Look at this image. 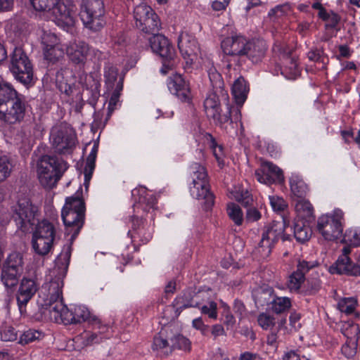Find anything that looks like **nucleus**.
I'll use <instances>...</instances> for the list:
<instances>
[{
    "label": "nucleus",
    "instance_id": "1",
    "mask_svg": "<svg viewBox=\"0 0 360 360\" xmlns=\"http://www.w3.org/2000/svg\"><path fill=\"white\" fill-rule=\"evenodd\" d=\"M72 252L71 244L63 247L60 254L56 259L53 270V278L48 284V295L44 305L49 310L51 317L56 321L60 320L65 325L76 324L73 309L70 310L63 303V287L70 264Z\"/></svg>",
    "mask_w": 360,
    "mask_h": 360
},
{
    "label": "nucleus",
    "instance_id": "2",
    "mask_svg": "<svg viewBox=\"0 0 360 360\" xmlns=\"http://www.w3.org/2000/svg\"><path fill=\"white\" fill-rule=\"evenodd\" d=\"M78 192L75 195L66 198L61 212L65 234L71 235V242L79 233L85 220V202Z\"/></svg>",
    "mask_w": 360,
    "mask_h": 360
},
{
    "label": "nucleus",
    "instance_id": "3",
    "mask_svg": "<svg viewBox=\"0 0 360 360\" xmlns=\"http://www.w3.org/2000/svg\"><path fill=\"white\" fill-rule=\"evenodd\" d=\"M34 10L42 11L64 30L68 31L75 24L72 12L63 0H30Z\"/></svg>",
    "mask_w": 360,
    "mask_h": 360
},
{
    "label": "nucleus",
    "instance_id": "4",
    "mask_svg": "<svg viewBox=\"0 0 360 360\" xmlns=\"http://www.w3.org/2000/svg\"><path fill=\"white\" fill-rule=\"evenodd\" d=\"M68 169V164L56 156L43 155L37 162V176L40 184L46 189L55 187Z\"/></svg>",
    "mask_w": 360,
    "mask_h": 360
},
{
    "label": "nucleus",
    "instance_id": "5",
    "mask_svg": "<svg viewBox=\"0 0 360 360\" xmlns=\"http://www.w3.org/2000/svg\"><path fill=\"white\" fill-rule=\"evenodd\" d=\"M190 169L193 184L190 187L191 194L198 200H202L203 209L207 211L214 205V197L210 191L206 169L202 165L194 162L191 165Z\"/></svg>",
    "mask_w": 360,
    "mask_h": 360
},
{
    "label": "nucleus",
    "instance_id": "6",
    "mask_svg": "<svg viewBox=\"0 0 360 360\" xmlns=\"http://www.w3.org/2000/svg\"><path fill=\"white\" fill-rule=\"evenodd\" d=\"M218 91L210 94L204 101V108L208 117L213 119L216 125L227 130L226 123L230 122L232 124L240 120V111L238 108L227 105V111L221 114Z\"/></svg>",
    "mask_w": 360,
    "mask_h": 360
},
{
    "label": "nucleus",
    "instance_id": "7",
    "mask_svg": "<svg viewBox=\"0 0 360 360\" xmlns=\"http://www.w3.org/2000/svg\"><path fill=\"white\" fill-rule=\"evenodd\" d=\"M8 68L15 79L24 84H33V66L21 47H15L9 56Z\"/></svg>",
    "mask_w": 360,
    "mask_h": 360
},
{
    "label": "nucleus",
    "instance_id": "8",
    "mask_svg": "<svg viewBox=\"0 0 360 360\" xmlns=\"http://www.w3.org/2000/svg\"><path fill=\"white\" fill-rule=\"evenodd\" d=\"M80 18L85 27L97 32L104 25L105 6L103 0H82Z\"/></svg>",
    "mask_w": 360,
    "mask_h": 360
},
{
    "label": "nucleus",
    "instance_id": "9",
    "mask_svg": "<svg viewBox=\"0 0 360 360\" xmlns=\"http://www.w3.org/2000/svg\"><path fill=\"white\" fill-rule=\"evenodd\" d=\"M24 272L22 255L14 252L11 253L4 262L1 269V281L8 290L13 291Z\"/></svg>",
    "mask_w": 360,
    "mask_h": 360
},
{
    "label": "nucleus",
    "instance_id": "10",
    "mask_svg": "<svg viewBox=\"0 0 360 360\" xmlns=\"http://www.w3.org/2000/svg\"><path fill=\"white\" fill-rule=\"evenodd\" d=\"M11 212L12 219L18 227L22 232H27L35 224L39 208L29 198L23 197L19 198L17 203L11 207Z\"/></svg>",
    "mask_w": 360,
    "mask_h": 360
},
{
    "label": "nucleus",
    "instance_id": "11",
    "mask_svg": "<svg viewBox=\"0 0 360 360\" xmlns=\"http://www.w3.org/2000/svg\"><path fill=\"white\" fill-rule=\"evenodd\" d=\"M149 44L153 52L162 59L161 73L166 75L169 70L174 69L177 60L176 54L169 39L164 35L157 33L149 38Z\"/></svg>",
    "mask_w": 360,
    "mask_h": 360
},
{
    "label": "nucleus",
    "instance_id": "12",
    "mask_svg": "<svg viewBox=\"0 0 360 360\" xmlns=\"http://www.w3.org/2000/svg\"><path fill=\"white\" fill-rule=\"evenodd\" d=\"M342 219L343 212L340 210H335L333 214L322 215L317 220V231L326 240H338L342 235Z\"/></svg>",
    "mask_w": 360,
    "mask_h": 360
},
{
    "label": "nucleus",
    "instance_id": "13",
    "mask_svg": "<svg viewBox=\"0 0 360 360\" xmlns=\"http://www.w3.org/2000/svg\"><path fill=\"white\" fill-rule=\"evenodd\" d=\"M27 102L24 96L20 94L16 98L0 108V119L8 124L21 122L25 116Z\"/></svg>",
    "mask_w": 360,
    "mask_h": 360
},
{
    "label": "nucleus",
    "instance_id": "14",
    "mask_svg": "<svg viewBox=\"0 0 360 360\" xmlns=\"http://www.w3.org/2000/svg\"><path fill=\"white\" fill-rule=\"evenodd\" d=\"M50 139L56 151L60 154L69 153L75 144L74 135L63 126L53 128Z\"/></svg>",
    "mask_w": 360,
    "mask_h": 360
},
{
    "label": "nucleus",
    "instance_id": "15",
    "mask_svg": "<svg viewBox=\"0 0 360 360\" xmlns=\"http://www.w3.org/2000/svg\"><path fill=\"white\" fill-rule=\"evenodd\" d=\"M39 290V283L32 278L23 277L16 293L17 304L21 314L27 312V303L34 296Z\"/></svg>",
    "mask_w": 360,
    "mask_h": 360
},
{
    "label": "nucleus",
    "instance_id": "16",
    "mask_svg": "<svg viewBox=\"0 0 360 360\" xmlns=\"http://www.w3.org/2000/svg\"><path fill=\"white\" fill-rule=\"evenodd\" d=\"M255 175L259 182L267 185L284 182L282 169L271 162H262L260 167L255 171Z\"/></svg>",
    "mask_w": 360,
    "mask_h": 360
},
{
    "label": "nucleus",
    "instance_id": "17",
    "mask_svg": "<svg viewBox=\"0 0 360 360\" xmlns=\"http://www.w3.org/2000/svg\"><path fill=\"white\" fill-rule=\"evenodd\" d=\"M350 251L349 247L343 248L342 254L329 269V271L332 274H345L350 276L360 275V266L354 263L348 256Z\"/></svg>",
    "mask_w": 360,
    "mask_h": 360
},
{
    "label": "nucleus",
    "instance_id": "18",
    "mask_svg": "<svg viewBox=\"0 0 360 360\" xmlns=\"http://www.w3.org/2000/svg\"><path fill=\"white\" fill-rule=\"evenodd\" d=\"M178 48L187 65H191L197 58L199 47L195 37L187 32H182L178 38Z\"/></svg>",
    "mask_w": 360,
    "mask_h": 360
},
{
    "label": "nucleus",
    "instance_id": "19",
    "mask_svg": "<svg viewBox=\"0 0 360 360\" xmlns=\"http://www.w3.org/2000/svg\"><path fill=\"white\" fill-rule=\"evenodd\" d=\"M286 228V221L283 218L278 221H273L264 227L262 238L272 242L273 245H275L279 239L283 241L289 240L290 235L285 232Z\"/></svg>",
    "mask_w": 360,
    "mask_h": 360
},
{
    "label": "nucleus",
    "instance_id": "20",
    "mask_svg": "<svg viewBox=\"0 0 360 360\" xmlns=\"http://www.w3.org/2000/svg\"><path fill=\"white\" fill-rule=\"evenodd\" d=\"M42 43L45 46L44 54L46 60L55 63L63 58L64 49L58 44V38L55 34H44Z\"/></svg>",
    "mask_w": 360,
    "mask_h": 360
},
{
    "label": "nucleus",
    "instance_id": "21",
    "mask_svg": "<svg viewBox=\"0 0 360 360\" xmlns=\"http://www.w3.org/2000/svg\"><path fill=\"white\" fill-rule=\"evenodd\" d=\"M167 86L169 91L183 102H188L191 91L188 83L180 74H174L168 78Z\"/></svg>",
    "mask_w": 360,
    "mask_h": 360
},
{
    "label": "nucleus",
    "instance_id": "22",
    "mask_svg": "<svg viewBox=\"0 0 360 360\" xmlns=\"http://www.w3.org/2000/svg\"><path fill=\"white\" fill-rule=\"evenodd\" d=\"M340 331L347 338L342 350L348 355L355 353L357 347V335L359 332V326L352 321H344L341 323Z\"/></svg>",
    "mask_w": 360,
    "mask_h": 360
},
{
    "label": "nucleus",
    "instance_id": "23",
    "mask_svg": "<svg viewBox=\"0 0 360 360\" xmlns=\"http://www.w3.org/2000/svg\"><path fill=\"white\" fill-rule=\"evenodd\" d=\"M198 297L199 295L191 289L184 290L172 302L176 316H179L182 311L187 308H200L202 303L198 300Z\"/></svg>",
    "mask_w": 360,
    "mask_h": 360
},
{
    "label": "nucleus",
    "instance_id": "24",
    "mask_svg": "<svg viewBox=\"0 0 360 360\" xmlns=\"http://www.w3.org/2000/svg\"><path fill=\"white\" fill-rule=\"evenodd\" d=\"M248 39L241 35L228 37L221 43V47L226 55L243 57Z\"/></svg>",
    "mask_w": 360,
    "mask_h": 360
},
{
    "label": "nucleus",
    "instance_id": "25",
    "mask_svg": "<svg viewBox=\"0 0 360 360\" xmlns=\"http://www.w3.org/2000/svg\"><path fill=\"white\" fill-rule=\"evenodd\" d=\"M245 49L244 56L252 63L257 64L265 57L268 46L264 40L255 39L248 41Z\"/></svg>",
    "mask_w": 360,
    "mask_h": 360
},
{
    "label": "nucleus",
    "instance_id": "26",
    "mask_svg": "<svg viewBox=\"0 0 360 360\" xmlns=\"http://www.w3.org/2000/svg\"><path fill=\"white\" fill-rule=\"evenodd\" d=\"M172 330L169 328H162L155 337L152 344V349L158 354L169 356L172 352V345L169 342Z\"/></svg>",
    "mask_w": 360,
    "mask_h": 360
},
{
    "label": "nucleus",
    "instance_id": "27",
    "mask_svg": "<svg viewBox=\"0 0 360 360\" xmlns=\"http://www.w3.org/2000/svg\"><path fill=\"white\" fill-rule=\"evenodd\" d=\"M75 323L88 322L92 325L93 329H106V325L101 323V320L95 315L91 314L88 308L84 306H75L73 308Z\"/></svg>",
    "mask_w": 360,
    "mask_h": 360
},
{
    "label": "nucleus",
    "instance_id": "28",
    "mask_svg": "<svg viewBox=\"0 0 360 360\" xmlns=\"http://www.w3.org/2000/svg\"><path fill=\"white\" fill-rule=\"evenodd\" d=\"M89 51V47L86 42L78 41L68 46L67 54L74 63L79 64L84 63Z\"/></svg>",
    "mask_w": 360,
    "mask_h": 360
},
{
    "label": "nucleus",
    "instance_id": "29",
    "mask_svg": "<svg viewBox=\"0 0 360 360\" xmlns=\"http://www.w3.org/2000/svg\"><path fill=\"white\" fill-rule=\"evenodd\" d=\"M274 289L267 285H263L254 289L252 297L256 306L262 307L271 304L274 297Z\"/></svg>",
    "mask_w": 360,
    "mask_h": 360
},
{
    "label": "nucleus",
    "instance_id": "30",
    "mask_svg": "<svg viewBox=\"0 0 360 360\" xmlns=\"http://www.w3.org/2000/svg\"><path fill=\"white\" fill-rule=\"evenodd\" d=\"M19 95L11 83L4 80L0 81V108H4Z\"/></svg>",
    "mask_w": 360,
    "mask_h": 360
},
{
    "label": "nucleus",
    "instance_id": "31",
    "mask_svg": "<svg viewBox=\"0 0 360 360\" xmlns=\"http://www.w3.org/2000/svg\"><path fill=\"white\" fill-rule=\"evenodd\" d=\"M54 241L49 238H41L32 235V246L34 252L40 256L47 255L53 247Z\"/></svg>",
    "mask_w": 360,
    "mask_h": 360
},
{
    "label": "nucleus",
    "instance_id": "32",
    "mask_svg": "<svg viewBox=\"0 0 360 360\" xmlns=\"http://www.w3.org/2000/svg\"><path fill=\"white\" fill-rule=\"evenodd\" d=\"M231 91L236 103L242 105L245 102L248 92L246 81L243 77H240L234 82Z\"/></svg>",
    "mask_w": 360,
    "mask_h": 360
},
{
    "label": "nucleus",
    "instance_id": "33",
    "mask_svg": "<svg viewBox=\"0 0 360 360\" xmlns=\"http://www.w3.org/2000/svg\"><path fill=\"white\" fill-rule=\"evenodd\" d=\"M161 24L158 15L153 13L148 18L143 22H136V27L146 34L154 35L160 30Z\"/></svg>",
    "mask_w": 360,
    "mask_h": 360
},
{
    "label": "nucleus",
    "instance_id": "34",
    "mask_svg": "<svg viewBox=\"0 0 360 360\" xmlns=\"http://www.w3.org/2000/svg\"><path fill=\"white\" fill-rule=\"evenodd\" d=\"M56 231L54 225L46 219L39 221L36 226L34 236L41 238H49L54 241L56 238Z\"/></svg>",
    "mask_w": 360,
    "mask_h": 360
},
{
    "label": "nucleus",
    "instance_id": "35",
    "mask_svg": "<svg viewBox=\"0 0 360 360\" xmlns=\"http://www.w3.org/2000/svg\"><path fill=\"white\" fill-rule=\"evenodd\" d=\"M294 237L299 243H304L309 240L312 231L303 219H297L294 224Z\"/></svg>",
    "mask_w": 360,
    "mask_h": 360
},
{
    "label": "nucleus",
    "instance_id": "36",
    "mask_svg": "<svg viewBox=\"0 0 360 360\" xmlns=\"http://www.w3.org/2000/svg\"><path fill=\"white\" fill-rule=\"evenodd\" d=\"M292 193L298 198H303L308 192V187L305 182L298 176H292L290 179Z\"/></svg>",
    "mask_w": 360,
    "mask_h": 360
},
{
    "label": "nucleus",
    "instance_id": "37",
    "mask_svg": "<svg viewBox=\"0 0 360 360\" xmlns=\"http://www.w3.org/2000/svg\"><path fill=\"white\" fill-rule=\"evenodd\" d=\"M170 342L172 345V352L176 349L190 352L191 349V341L181 334L171 335Z\"/></svg>",
    "mask_w": 360,
    "mask_h": 360
},
{
    "label": "nucleus",
    "instance_id": "38",
    "mask_svg": "<svg viewBox=\"0 0 360 360\" xmlns=\"http://www.w3.org/2000/svg\"><path fill=\"white\" fill-rule=\"evenodd\" d=\"M307 58L310 61L321 63V68L323 69L326 68V65L328 62V58L324 53L323 47L311 48L307 53Z\"/></svg>",
    "mask_w": 360,
    "mask_h": 360
},
{
    "label": "nucleus",
    "instance_id": "39",
    "mask_svg": "<svg viewBox=\"0 0 360 360\" xmlns=\"http://www.w3.org/2000/svg\"><path fill=\"white\" fill-rule=\"evenodd\" d=\"M271 309L276 314H282L291 307V300L287 297L274 295L271 302Z\"/></svg>",
    "mask_w": 360,
    "mask_h": 360
},
{
    "label": "nucleus",
    "instance_id": "40",
    "mask_svg": "<svg viewBox=\"0 0 360 360\" xmlns=\"http://www.w3.org/2000/svg\"><path fill=\"white\" fill-rule=\"evenodd\" d=\"M108 327L106 326V329H97L98 332H86L83 337L82 344L84 346H91L94 344H98L102 342L103 339L105 338L103 334L108 330Z\"/></svg>",
    "mask_w": 360,
    "mask_h": 360
},
{
    "label": "nucleus",
    "instance_id": "41",
    "mask_svg": "<svg viewBox=\"0 0 360 360\" xmlns=\"http://www.w3.org/2000/svg\"><path fill=\"white\" fill-rule=\"evenodd\" d=\"M274 246L272 242L262 238L258 245L254 250L253 254L259 259H266L270 255Z\"/></svg>",
    "mask_w": 360,
    "mask_h": 360
},
{
    "label": "nucleus",
    "instance_id": "42",
    "mask_svg": "<svg viewBox=\"0 0 360 360\" xmlns=\"http://www.w3.org/2000/svg\"><path fill=\"white\" fill-rule=\"evenodd\" d=\"M118 70L117 68L108 65L104 68L105 82L108 91L114 89L117 84Z\"/></svg>",
    "mask_w": 360,
    "mask_h": 360
},
{
    "label": "nucleus",
    "instance_id": "43",
    "mask_svg": "<svg viewBox=\"0 0 360 360\" xmlns=\"http://www.w3.org/2000/svg\"><path fill=\"white\" fill-rule=\"evenodd\" d=\"M155 13L152 8L146 4H140L135 7L134 16L136 22H143L150 18L152 13Z\"/></svg>",
    "mask_w": 360,
    "mask_h": 360
},
{
    "label": "nucleus",
    "instance_id": "44",
    "mask_svg": "<svg viewBox=\"0 0 360 360\" xmlns=\"http://www.w3.org/2000/svg\"><path fill=\"white\" fill-rule=\"evenodd\" d=\"M207 139L210 141V146L212 150L213 155H214L219 166L220 167H223L225 163L224 160V154L222 146L218 145L215 139L210 134H207Z\"/></svg>",
    "mask_w": 360,
    "mask_h": 360
},
{
    "label": "nucleus",
    "instance_id": "45",
    "mask_svg": "<svg viewBox=\"0 0 360 360\" xmlns=\"http://www.w3.org/2000/svg\"><path fill=\"white\" fill-rule=\"evenodd\" d=\"M227 214L229 218L234 222L237 226H240L244 220L243 214L242 210L239 205L231 202L227 205Z\"/></svg>",
    "mask_w": 360,
    "mask_h": 360
},
{
    "label": "nucleus",
    "instance_id": "46",
    "mask_svg": "<svg viewBox=\"0 0 360 360\" xmlns=\"http://www.w3.org/2000/svg\"><path fill=\"white\" fill-rule=\"evenodd\" d=\"M208 77L214 91H221L224 81L221 74L214 67L210 68L208 71Z\"/></svg>",
    "mask_w": 360,
    "mask_h": 360
},
{
    "label": "nucleus",
    "instance_id": "47",
    "mask_svg": "<svg viewBox=\"0 0 360 360\" xmlns=\"http://www.w3.org/2000/svg\"><path fill=\"white\" fill-rule=\"evenodd\" d=\"M305 281V277L293 271L289 276L287 281V286L292 292H298L301 285Z\"/></svg>",
    "mask_w": 360,
    "mask_h": 360
},
{
    "label": "nucleus",
    "instance_id": "48",
    "mask_svg": "<svg viewBox=\"0 0 360 360\" xmlns=\"http://www.w3.org/2000/svg\"><path fill=\"white\" fill-rule=\"evenodd\" d=\"M272 51L282 60H285L292 54V49L286 43L281 41H276L274 43L272 47Z\"/></svg>",
    "mask_w": 360,
    "mask_h": 360
},
{
    "label": "nucleus",
    "instance_id": "49",
    "mask_svg": "<svg viewBox=\"0 0 360 360\" xmlns=\"http://www.w3.org/2000/svg\"><path fill=\"white\" fill-rule=\"evenodd\" d=\"M42 337L41 332L34 329H29L20 335L18 342L22 345H25L35 340H40Z\"/></svg>",
    "mask_w": 360,
    "mask_h": 360
},
{
    "label": "nucleus",
    "instance_id": "50",
    "mask_svg": "<svg viewBox=\"0 0 360 360\" xmlns=\"http://www.w3.org/2000/svg\"><path fill=\"white\" fill-rule=\"evenodd\" d=\"M357 300L354 297H345L338 302V309L346 314H352L357 306Z\"/></svg>",
    "mask_w": 360,
    "mask_h": 360
},
{
    "label": "nucleus",
    "instance_id": "51",
    "mask_svg": "<svg viewBox=\"0 0 360 360\" xmlns=\"http://www.w3.org/2000/svg\"><path fill=\"white\" fill-rule=\"evenodd\" d=\"M123 88V78H120L118 82L117 83L115 88L110 96L108 103V115H110L111 113L115 110L117 103L119 101V98L120 95V91Z\"/></svg>",
    "mask_w": 360,
    "mask_h": 360
},
{
    "label": "nucleus",
    "instance_id": "52",
    "mask_svg": "<svg viewBox=\"0 0 360 360\" xmlns=\"http://www.w3.org/2000/svg\"><path fill=\"white\" fill-rule=\"evenodd\" d=\"M234 198L236 201L240 202L244 207L252 206L253 203V198L252 195L248 190L243 188H238L234 193Z\"/></svg>",
    "mask_w": 360,
    "mask_h": 360
},
{
    "label": "nucleus",
    "instance_id": "53",
    "mask_svg": "<svg viewBox=\"0 0 360 360\" xmlns=\"http://www.w3.org/2000/svg\"><path fill=\"white\" fill-rule=\"evenodd\" d=\"M12 167L13 165L9 158L6 155L0 157V182L9 176Z\"/></svg>",
    "mask_w": 360,
    "mask_h": 360
},
{
    "label": "nucleus",
    "instance_id": "54",
    "mask_svg": "<svg viewBox=\"0 0 360 360\" xmlns=\"http://www.w3.org/2000/svg\"><path fill=\"white\" fill-rule=\"evenodd\" d=\"M321 19L326 22L325 28L326 30H330V28L336 27L337 25H339L341 20V17L333 11H330L329 12L326 11V16H322Z\"/></svg>",
    "mask_w": 360,
    "mask_h": 360
},
{
    "label": "nucleus",
    "instance_id": "55",
    "mask_svg": "<svg viewBox=\"0 0 360 360\" xmlns=\"http://www.w3.org/2000/svg\"><path fill=\"white\" fill-rule=\"evenodd\" d=\"M290 6L288 4L278 5L269 11L268 15L270 18L272 19V20L274 21L276 19L287 14L290 11Z\"/></svg>",
    "mask_w": 360,
    "mask_h": 360
},
{
    "label": "nucleus",
    "instance_id": "56",
    "mask_svg": "<svg viewBox=\"0 0 360 360\" xmlns=\"http://www.w3.org/2000/svg\"><path fill=\"white\" fill-rule=\"evenodd\" d=\"M257 322L263 330H269L275 326V319L266 313H261L257 317Z\"/></svg>",
    "mask_w": 360,
    "mask_h": 360
},
{
    "label": "nucleus",
    "instance_id": "57",
    "mask_svg": "<svg viewBox=\"0 0 360 360\" xmlns=\"http://www.w3.org/2000/svg\"><path fill=\"white\" fill-rule=\"evenodd\" d=\"M60 77L63 78L62 70L56 73V84L61 93H63L67 96H70L73 93L74 86L72 84L60 80Z\"/></svg>",
    "mask_w": 360,
    "mask_h": 360
},
{
    "label": "nucleus",
    "instance_id": "58",
    "mask_svg": "<svg viewBox=\"0 0 360 360\" xmlns=\"http://www.w3.org/2000/svg\"><path fill=\"white\" fill-rule=\"evenodd\" d=\"M201 313L206 314L210 319H216L217 318V304L214 301H210L208 305H200Z\"/></svg>",
    "mask_w": 360,
    "mask_h": 360
},
{
    "label": "nucleus",
    "instance_id": "59",
    "mask_svg": "<svg viewBox=\"0 0 360 360\" xmlns=\"http://www.w3.org/2000/svg\"><path fill=\"white\" fill-rule=\"evenodd\" d=\"M0 335L3 341H13L18 336L15 328L10 326L3 327L0 330Z\"/></svg>",
    "mask_w": 360,
    "mask_h": 360
},
{
    "label": "nucleus",
    "instance_id": "60",
    "mask_svg": "<svg viewBox=\"0 0 360 360\" xmlns=\"http://www.w3.org/2000/svg\"><path fill=\"white\" fill-rule=\"evenodd\" d=\"M270 204L275 212H282L287 207V204L283 198L269 196Z\"/></svg>",
    "mask_w": 360,
    "mask_h": 360
},
{
    "label": "nucleus",
    "instance_id": "61",
    "mask_svg": "<svg viewBox=\"0 0 360 360\" xmlns=\"http://www.w3.org/2000/svg\"><path fill=\"white\" fill-rule=\"evenodd\" d=\"M95 160L86 159V165L84 169V184L87 188V185L92 177L94 170L95 169Z\"/></svg>",
    "mask_w": 360,
    "mask_h": 360
},
{
    "label": "nucleus",
    "instance_id": "62",
    "mask_svg": "<svg viewBox=\"0 0 360 360\" xmlns=\"http://www.w3.org/2000/svg\"><path fill=\"white\" fill-rule=\"evenodd\" d=\"M262 217L260 212L255 207L249 206L245 214V221L248 223L255 222Z\"/></svg>",
    "mask_w": 360,
    "mask_h": 360
},
{
    "label": "nucleus",
    "instance_id": "63",
    "mask_svg": "<svg viewBox=\"0 0 360 360\" xmlns=\"http://www.w3.org/2000/svg\"><path fill=\"white\" fill-rule=\"evenodd\" d=\"M283 60L285 68L290 70L291 75L296 76L299 73L298 64L296 58L291 55Z\"/></svg>",
    "mask_w": 360,
    "mask_h": 360
},
{
    "label": "nucleus",
    "instance_id": "64",
    "mask_svg": "<svg viewBox=\"0 0 360 360\" xmlns=\"http://www.w3.org/2000/svg\"><path fill=\"white\" fill-rule=\"evenodd\" d=\"M314 266V265L313 264L305 260L300 259L297 264L296 270L294 271L305 277L306 274Z\"/></svg>",
    "mask_w": 360,
    "mask_h": 360
}]
</instances>
